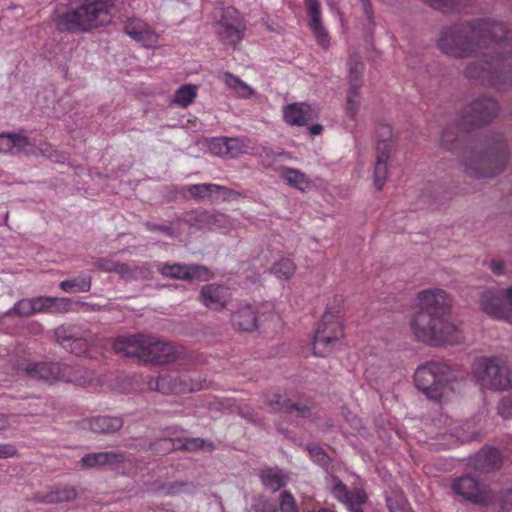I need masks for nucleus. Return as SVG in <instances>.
Masks as SVG:
<instances>
[{
    "label": "nucleus",
    "mask_w": 512,
    "mask_h": 512,
    "mask_svg": "<svg viewBox=\"0 0 512 512\" xmlns=\"http://www.w3.org/2000/svg\"><path fill=\"white\" fill-rule=\"evenodd\" d=\"M198 94V86L194 84H185L180 86L174 95L173 103L186 108L192 104Z\"/></svg>",
    "instance_id": "35"
},
{
    "label": "nucleus",
    "mask_w": 512,
    "mask_h": 512,
    "mask_svg": "<svg viewBox=\"0 0 512 512\" xmlns=\"http://www.w3.org/2000/svg\"><path fill=\"white\" fill-rule=\"evenodd\" d=\"M305 6L308 15L311 18L310 29L312 30L317 43L323 48H328L330 44L329 35L322 25L321 8L318 0H305Z\"/></svg>",
    "instance_id": "19"
},
{
    "label": "nucleus",
    "mask_w": 512,
    "mask_h": 512,
    "mask_svg": "<svg viewBox=\"0 0 512 512\" xmlns=\"http://www.w3.org/2000/svg\"><path fill=\"white\" fill-rule=\"evenodd\" d=\"M490 268L495 274H500L503 271V264L500 261H492L490 263Z\"/></svg>",
    "instance_id": "56"
},
{
    "label": "nucleus",
    "mask_w": 512,
    "mask_h": 512,
    "mask_svg": "<svg viewBox=\"0 0 512 512\" xmlns=\"http://www.w3.org/2000/svg\"><path fill=\"white\" fill-rule=\"evenodd\" d=\"M51 312H67L71 308V301L68 298L52 297Z\"/></svg>",
    "instance_id": "51"
},
{
    "label": "nucleus",
    "mask_w": 512,
    "mask_h": 512,
    "mask_svg": "<svg viewBox=\"0 0 512 512\" xmlns=\"http://www.w3.org/2000/svg\"><path fill=\"white\" fill-rule=\"evenodd\" d=\"M33 305V314L51 312L52 297L40 296L31 298Z\"/></svg>",
    "instance_id": "46"
},
{
    "label": "nucleus",
    "mask_w": 512,
    "mask_h": 512,
    "mask_svg": "<svg viewBox=\"0 0 512 512\" xmlns=\"http://www.w3.org/2000/svg\"><path fill=\"white\" fill-rule=\"evenodd\" d=\"M382 130H384V134L390 135V128L389 127H382Z\"/></svg>",
    "instance_id": "62"
},
{
    "label": "nucleus",
    "mask_w": 512,
    "mask_h": 512,
    "mask_svg": "<svg viewBox=\"0 0 512 512\" xmlns=\"http://www.w3.org/2000/svg\"><path fill=\"white\" fill-rule=\"evenodd\" d=\"M466 171L469 175L474 177H487L489 176L487 173L478 171L477 169H474L471 165H467Z\"/></svg>",
    "instance_id": "55"
},
{
    "label": "nucleus",
    "mask_w": 512,
    "mask_h": 512,
    "mask_svg": "<svg viewBox=\"0 0 512 512\" xmlns=\"http://www.w3.org/2000/svg\"><path fill=\"white\" fill-rule=\"evenodd\" d=\"M60 288L67 293L88 292L91 289V278L80 276L64 280L60 283Z\"/></svg>",
    "instance_id": "37"
},
{
    "label": "nucleus",
    "mask_w": 512,
    "mask_h": 512,
    "mask_svg": "<svg viewBox=\"0 0 512 512\" xmlns=\"http://www.w3.org/2000/svg\"><path fill=\"white\" fill-rule=\"evenodd\" d=\"M472 120L475 125L488 122L498 111L497 103L490 98L477 100L472 104Z\"/></svg>",
    "instance_id": "27"
},
{
    "label": "nucleus",
    "mask_w": 512,
    "mask_h": 512,
    "mask_svg": "<svg viewBox=\"0 0 512 512\" xmlns=\"http://www.w3.org/2000/svg\"><path fill=\"white\" fill-rule=\"evenodd\" d=\"M260 478L263 485L274 492L281 489L287 481L285 473L277 468H266L262 470Z\"/></svg>",
    "instance_id": "31"
},
{
    "label": "nucleus",
    "mask_w": 512,
    "mask_h": 512,
    "mask_svg": "<svg viewBox=\"0 0 512 512\" xmlns=\"http://www.w3.org/2000/svg\"><path fill=\"white\" fill-rule=\"evenodd\" d=\"M17 449L11 444H0V459L16 456Z\"/></svg>",
    "instance_id": "52"
},
{
    "label": "nucleus",
    "mask_w": 512,
    "mask_h": 512,
    "mask_svg": "<svg viewBox=\"0 0 512 512\" xmlns=\"http://www.w3.org/2000/svg\"><path fill=\"white\" fill-rule=\"evenodd\" d=\"M280 509L282 512H298L294 497L286 491L281 494Z\"/></svg>",
    "instance_id": "49"
},
{
    "label": "nucleus",
    "mask_w": 512,
    "mask_h": 512,
    "mask_svg": "<svg viewBox=\"0 0 512 512\" xmlns=\"http://www.w3.org/2000/svg\"><path fill=\"white\" fill-rule=\"evenodd\" d=\"M150 390L163 394L187 393L202 389L203 384L196 372L182 373L180 375H164L148 382Z\"/></svg>",
    "instance_id": "6"
},
{
    "label": "nucleus",
    "mask_w": 512,
    "mask_h": 512,
    "mask_svg": "<svg viewBox=\"0 0 512 512\" xmlns=\"http://www.w3.org/2000/svg\"><path fill=\"white\" fill-rule=\"evenodd\" d=\"M492 30L504 31L501 25L493 26L485 20L475 24L456 25L442 31L438 46L446 55L457 58L470 57L480 51V38Z\"/></svg>",
    "instance_id": "3"
},
{
    "label": "nucleus",
    "mask_w": 512,
    "mask_h": 512,
    "mask_svg": "<svg viewBox=\"0 0 512 512\" xmlns=\"http://www.w3.org/2000/svg\"><path fill=\"white\" fill-rule=\"evenodd\" d=\"M125 32L135 41L141 43L144 47H153L156 45L158 36L150 27L141 20H130L125 25Z\"/></svg>",
    "instance_id": "20"
},
{
    "label": "nucleus",
    "mask_w": 512,
    "mask_h": 512,
    "mask_svg": "<svg viewBox=\"0 0 512 512\" xmlns=\"http://www.w3.org/2000/svg\"><path fill=\"white\" fill-rule=\"evenodd\" d=\"M93 265L97 270L106 273L114 272L123 278H128L131 275V270L126 264L114 261L109 257H99L94 261Z\"/></svg>",
    "instance_id": "33"
},
{
    "label": "nucleus",
    "mask_w": 512,
    "mask_h": 512,
    "mask_svg": "<svg viewBox=\"0 0 512 512\" xmlns=\"http://www.w3.org/2000/svg\"><path fill=\"white\" fill-rule=\"evenodd\" d=\"M308 452L310 454L311 459L319 464L320 466H326L329 462V457L325 453V451L319 446H309Z\"/></svg>",
    "instance_id": "47"
},
{
    "label": "nucleus",
    "mask_w": 512,
    "mask_h": 512,
    "mask_svg": "<svg viewBox=\"0 0 512 512\" xmlns=\"http://www.w3.org/2000/svg\"><path fill=\"white\" fill-rule=\"evenodd\" d=\"M480 461L486 463L488 468H495L500 464V453L497 449H488L482 451L479 455Z\"/></svg>",
    "instance_id": "45"
},
{
    "label": "nucleus",
    "mask_w": 512,
    "mask_h": 512,
    "mask_svg": "<svg viewBox=\"0 0 512 512\" xmlns=\"http://www.w3.org/2000/svg\"><path fill=\"white\" fill-rule=\"evenodd\" d=\"M498 413L503 418H512V395L504 397L498 404Z\"/></svg>",
    "instance_id": "50"
},
{
    "label": "nucleus",
    "mask_w": 512,
    "mask_h": 512,
    "mask_svg": "<svg viewBox=\"0 0 512 512\" xmlns=\"http://www.w3.org/2000/svg\"><path fill=\"white\" fill-rule=\"evenodd\" d=\"M114 0H71L67 7H58L53 22L61 32L88 33L111 20Z\"/></svg>",
    "instance_id": "2"
},
{
    "label": "nucleus",
    "mask_w": 512,
    "mask_h": 512,
    "mask_svg": "<svg viewBox=\"0 0 512 512\" xmlns=\"http://www.w3.org/2000/svg\"><path fill=\"white\" fill-rule=\"evenodd\" d=\"M364 70V64L358 55H353L348 61V71L350 76V85L354 84L361 87L360 76Z\"/></svg>",
    "instance_id": "39"
},
{
    "label": "nucleus",
    "mask_w": 512,
    "mask_h": 512,
    "mask_svg": "<svg viewBox=\"0 0 512 512\" xmlns=\"http://www.w3.org/2000/svg\"><path fill=\"white\" fill-rule=\"evenodd\" d=\"M360 87L355 86L354 84L350 85V89L347 95V103H346V113L351 118L354 119L359 111L360 105V97L359 90Z\"/></svg>",
    "instance_id": "40"
},
{
    "label": "nucleus",
    "mask_w": 512,
    "mask_h": 512,
    "mask_svg": "<svg viewBox=\"0 0 512 512\" xmlns=\"http://www.w3.org/2000/svg\"><path fill=\"white\" fill-rule=\"evenodd\" d=\"M427 4H429L434 9L443 10L446 8H457L462 7L463 0H424Z\"/></svg>",
    "instance_id": "48"
},
{
    "label": "nucleus",
    "mask_w": 512,
    "mask_h": 512,
    "mask_svg": "<svg viewBox=\"0 0 512 512\" xmlns=\"http://www.w3.org/2000/svg\"><path fill=\"white\" fill-rule=\"evenodd\" d=\"M32 151V145L26 137L9 133L0 134V154H28Z\"/></svg>",
    "instance_id": "22"
},
{
    "label": "nucleus",
    "mask_w": 512,
    "mask_h": 512,
    "mask_svg": "<svg viewBox=\"0 0 512 512\" xmlns=\"http://www.w3.org/2000/svg\"><path fill=\"white\" fill-rule=\"evenodd\" d=\"M326 487L333 497L351 512H363L361 505L367 501V494L363 489L349 491L341 480L332 475L326 477Z\"/></svg>",
    "instance_id": "11"
},
{
    "label": "nucleus",
    "mask_w": 512,
    "mask_h": 512,
    "mask_svg": "<svg viewBox=\"0 0 512 512\" xmlns=\"http://www.w3.org/2000/svg\"><path fill=\"white\" fill-rule=\"evenodd\" d=\"M208 148L213 155L228 158L226 137L212 139L208 145Z\"/></svg>",
    "instance_id": "44"
},
{
    "label": "nucleus",
    "mask_w": 512,
    "mask_h": 512,
    "mask_svg": "<svg viewBox=\"0 0 512 512\" xmlns=\"http://www.w3.org/2000/svg\"><path fill=\"white\" fill-rule=\"evenodd\" d=\"M200 302L208 309L220 311L224 309L231 298L230 291L222 285H204L200 291Z\"/></svg>",
    "instance_id": "18"
},
{
    "label": "nucleus",
    "mask_w": 512,
    "mask_h": 512,
    "mask_svg": "<svg viewBox=\"0 0 512 512\" xmlns=\"http://www.w3.org/2000/svg\"><path fill=\"white\" fill-rule=\"evenodd\" d=\"M318 117V110L304 102H296L283 107V120L290 126H304Z\"/></svg>",
    "instance_id": "17"
},
{
    "label": "nucleus",
    "mask_w": 512,
    "mask_h": 512,
    "mask_svg": "<svg viewBox=\"0 0 512 512\" xmlns=\"http://www.w3.org/2000/svg\"><path fill=\"white\" fill-rule=\"evenodd\" d=\"M479 305L491 317L507 319L512 315V286L508 289L490 288L482 292Z\"/></svg>",
    "instance_id": "7"
},
{
    "label": "nucleus",
    "mask_w": 512,
    "mask_h": 512,
    "mask_svg": "<svg viewBox=\"0 0 512 512\" xmlns=\"http://www.w3.org/2000/svg\"><path fill=\"white\" fill-rule=\"evenodd\" d=\"M281 176L289 186L300 191H306L311 185L309 177L297 169L285 167L281 170Z\"/></svg>",
    "instance_id": "32"
},
{
    "label": "nucleus",
    "mask_w": 512,
    "mask_h": 512,
    "mask_svg": "<svg viewBox=\"0 0 512 512\" xmlns=\"http://www.w3.org/2000/svg\"><path fill=\"white\" fill-rule=\"evenodd\" d=\"M322 131H323V126L321 124H315L309 128L310 134L314 135V136L320 135L322 133Z\"/></svg>",
    "instance_id": "58"
},
{
    "label": "nucleus",
    "mask_w": 512,
    "mask_h": 512,
    "mask_svg": "<svg viewBox=\"0 0 512 512\" xmlns=\"http://www.w3.org/2000/svg\"><path fill=\"white\" fill-rule=\"evenodd\" d=\"M17 315L21 317H29L33 314L32 299H22L14 304V306L4 313V316Z\"/></svg>",
    "instance_id": "41"
},
{
    "label": "nucleus",
    "mask_w": 512,
    "mask_h": 512,
    "mask_svg": "<svg viewBox=\"0 0 512 512\" xmlns=\"http://www.w3.org/2000/svg\"><path fill=\"white\" fill-rule=\"evenodd\" d=\"M228 158H236L245 153V145L238 138H226Z\"/></svg>",
    "instance_id": "43"
},
{
    "label": "nucleus",
    "mask_w": 512,
    "mask_h": 512,
    "mask_svg": "<svg viewBox=\"0 0 512 512\" xmlns=\"http://www.w3.org/2000/svg\"><path fill=\"white\" fill-rule=\"evenodd\" d=\"M26 372L31 378L43 380L48 383L55 381L80 382L78 371L66 364L45 362L30 364L27 366Z\"/></svg>",
    "instance_id": "8"
},
{
    "label": "nucleus",
    "mask_w": 512,
    "mask_h": 512,
    "mask_svg": "<svg viewBox=\"0 0 512 512\" xmlns=\"http://www.w3.org/2000/svg\"><path fill=\"white\" fill-rule=\"evenodd\" d=\"M510 500H512V491H509L506 495H505V499L503 500V508L504 509H511L512 508V503H510Z\"/></svg>",
    "instance_id": "59"
},
{
    "label": "nucleus",
    "mask_w": 512,
    "mask_h": 512,
    "mask_svg": "<svg viewBox=\"0 0 512 512\" xmlns=\"http://www.w3.org/2000/svg\"><path fill=\"white\" fill-rule=\"evenodd\" d=\"M214 190L215 193L221 192L223 199L236 198L240 196L238 192L221 185H219V188H214Z\"/></svg>",
    "instance_id": "54"
},
{
    "label": "nucleus",
    "mask_w": 512,
    "mask_h": 512,
    "mask_svg": "<svg viewBox=\"0 0 512 512\" xmlns=\"http://www.w3.org/2000/svg\"><path fill=\"white\" fill-rule=\"evenodd\" d=\"M473 376L479 384L493 391L512 389V370L501 357H481L472 365Z\"/></svg>",
    "instance_id": "4"
},
{
    "label": "nucleus",
    "mask_w": 512,
    "mask_h": 512,
    "mask_svg": "<svg viewBox=\"0 0 512 512\" xmlns=\"http://www.w3.org/2000/svg\"><path fill=\"white\" fill-rule=\"evenodd\" d=\"M9 419H10L9 416H7L5 414H0V431L6 429L9 426V424H10Z\"/></svg>",
    "instance_id": "57"
},
{
    "label": "nucleus",
    "mask_w": 512,
    "mask_h": 512,
    "mask_svg": "<svg viewBox=\"0 0 512 512\" xmlns=\"http://www.w3.org/2000/svg\"><path fill=\"white\" fill-rule=\"evenodd\" d=\"M159 271L166 277L176 279L207 281L212 278L211 271L201 265L161 264Z\"/></svg>",
    "instance_id": "15"
},
{
    "label": "nucleus",
    "mask_w": 512,
    "mask_h": 512,
    "mask_svg": "<svg viewBox=\"0 0 512 512\" xmlns=\"http://www.w3.org/2000/svg\"><path fill=\"white\" fill-rule=\"evenodd\" d=\"M214 188H219L218 184L203 183L189 186L188 192L195 198H210L215 193Z\"/></svg>",
    "instance_id": "42"
},
{
    "label": "nucleus",
    "mask_w": 512,
    "mask_h": 512,
    "mask_svg": "<svg viewBox=\"0 0 512 512\" xmlns=\"http://www.w3.org/2000/svg\"><path fill=\"white\" fill-rule=\"evenodd\" d=\"M218 78L238 98L248 99L255 95V91L247 83L230 72L219 73Z\"/></svg>",
    "instance_id": "28"
},
{
    "label": "nucleus",
    "mask_w": 512,
    "mask_h": 512,
    "mask_svg": "<svg viewBox=\"0 0 512 512\" xmlns=\"http://www.w3.org/2000/svg\"><path fill=\"white\" fill-rule=\"evenodd\" d=\"M232 323L239 331L252 332L257 330V316L254 308L250 305L239 307L232 314Z\"/></svg>",
    "instance_id": "24"
},
{
    "label": "nucleus",
    "mask_w": 512,
    "mask_h": 512,
    "mask_svg": "<svg viewBox=\"0 0 512 512\" xmlns=\"http://www.w3.org/2000/svg\"><path fill=\"white\" fill-rule=\"evenodd\" d=\"M466 75L470 78H477L479 77L480 75L474 73L473 69L471 67L467 68L466 70Z\"/></svg>",
    "instance_id": "61"
},
{
    "label": "nucleus",
    "mask_w": 512,
    "mask_h": 512,
    "mask_svg": "<svg viewBox=\"0 0 512 512\" xmlns=\"http://www.w3.org/2000/svg\"><path fill=\"white\" fill-rule=\"evenodd\" d=\"M453 300L441 288H428L416 295L419 309L410 321V329L416 340L431 346L455 345L464 340L458 323L450 317Z\"/></svg>",
    "instance_id": "1"
},
{
    "label": "nucleus",
    "mask_w": 512,
    "mask_h": 512,
    "mask_svg": "<svg viewBox=\"0 0 512 512\" xmlns=\"http://www.w3.org/2000/svg\"><path fill=\"white\" fill-rule=\"evenodd\" d=\"M76 496L77 493L74 488L57 487L39 497L38 501L47 504H55L72 501L76 498Z\"/></svg>",
    "instance_id": "34"
},
{
    "label": "nucleus",
    "mask_w": 512,
    "mask_h": 512,
    "mask_svg": "<svg viewBox=\"0 0 512 512\" xmlns=\"http://www.w3.org/2000/svg\"><path fill=\"white\" fill-rule=\"evenodd\" d=\"M342 339L338 337H327L314 335L312 340L313 354L319 357H326L335 352L341 345Z\"/></svg>",
    "instance_id": "30"
},
{
    "label": "nucleus",
    "mask_w": 512,
    "mask_h": 512,
    "mask_svg": "<svg viewBox=\"0 0 512 512\" xmlns=\"http://www.w3.org/2000/svg\"><path fill=\"white\" fill-rule=\"evenodd\" d=\"M363 9L368 18L372 16V10L370 5V0H362Z\"/></svg>",
    "instance_id": "60"
},
{
    "label": "nucleus",
    "mask_w": 512,
    "mask_h": 512,
    "mask_svg": "<svg viewBox=\"0 0 512 512\" xmlns=\"http://www.w3.org/2000/svg\"><path fill=\"white\" fill-rule=\"evenodd\" d=\"M185 448L190 451L204 448L205 441L200 438H192L186 441L184 444Z\"/></svg>",
    "instance_id": "53"
},
{
    "label": "nucleus",
    "mask_w": 512,
    "mask_h": 512,
    "mask_svg": "<svg viewBox=\"0 0 512 512\" xmlns=\"http://www.w3.org/2000/svg\"><path fill=\"white\" fill-rule=\"evenodd\" d=\"M178 354L172 344L143 335L140 350L141 360L154 364H168L174 362L178 358Z\"/></svg>",
    "instance_id": "10"
},
{
    "label": "nucleus",
    "mask_w": 512,
    "mask_h": 512,
    "mask_svg": "<svg viewBox=\"0 0 512 512\" xmlns=\"http://www.w3.org/2000/svg\"><path fill=\"white\" fill-rule=\"evenodd\" d=\"M56 341L68 352L76 356L85 355L94 344V335L89 331H78L71 327L60 326L55 329Z\"/></svg>",
    "instance_id": "9"
},
{
    "label": "nucleus",
    "mask_w": 512,
    "mask_h": 512,
    "mask_svg": "<svg viewBox=\"0 0 512 512\" xmlns=\"http://www.w3.org/2000/svg\"><path fill=\"white\" fill-rule=\"evenodd\" d=\"M245 24L240 13L233 7L223 9L218 21V35L221 41L236 44L243 38Z\"/></svg>",
    "instance_id": "12"
},
{
    "label": "nucleus",
    "mask_w": 512,
    "mask_h": 512,
    "mask_svg": "<svg viewBox=\"0 0 512 512\" xmlns=\"http://www.w3.org/2000/svg\"><path fill=\"white\" fill-rule=\"evenodd\" d=\"M416 387L430 400L441 402L449 394L447 366L431 362L417 368L414 373Z\"/></svg>",
    "instance_id": "5"
},
{
    "label": "nucleus",
    "mask_w": 512,
    "mask_h": 512,
    "mask_svg": "<svg viewBox=\"0 0 512 512\" xmlns=\"http://www.w3.org/2000/svg\"><path fill=\"white\" fill-rule=\"evenodd\" d=\"M490 25H501L504 29L503 32L499 30H492L487 32L486 35L480 38V51L483 56H489L491 53L498 52L499 50L506 51V45L502 44L500 40L506 37V29L502 23H494L487 21ZM506 52H511V49H508Z\"/></svg>",
    "instance_id": "23"
},
{
    "label": "nucleus",
    "mask_w": 512,
    "mask_h": 512,
    "mask_svg": "<svg viewBox=\"0 0 512 512\" xmlns=\"http://www.w3.org/2000/svg\"><path fill=\"white\" fill-rule=\"evenodd\" d=\"M453 491L462 498L477 504H488L493 494L486 487L480 486L475 478L464 476L452 483Z\"/></svg>",
    "instance_id": "13"
},
{
    "label": "nucleus",
    "mask_w": 512,
    "mask_h": 512,
    "mask_svg": "<svg viewBox=\"0 0 512 512\" xmlns=\"http://www.w3.org/2000/svg\"><path fill=\"white\" fill-rule=\"evenodd\" d=\"M89 429L95 433H113L123 426L119 417L99 416L85 421Z\"/></svg>",
    "instance_id": "29"
},
{
    "label": "nucleus",
    "mask_w": 512,
    "mask_h": 512,
    "mask_svg": "<svg viewBox=\"0 0 512 512\" xmlns=\"http://www.w3.org/2000/svg\"><path fill=\"white\" fill-rule=\"evenodd\" d=\"M201 219L203 221H206L211 229L226 230L232 224L231 219L222 213H215V214L203 213L201 215Z\"/></svg>",
    "instance_id": "38"
},
{
    "label": "nucleus",
    "mask_w": 512,
    "mask_h": 512,
    "mask_svg": "<svg viewBox=\"0 0 512 512\" xmlns=\"http://www.w3.org/2000/svg\"><path fill=\"white\" fill-rule=\"evenodd\" d=\"M296 265L290 258H281L271 267V273L280 280H288L294 274Z\"/></svg>",
    "instance_id": "36"
},
{
    "label": "nucleus",
    "mask_w": 512,
    "mask_h": 512,
    "mask_svg": "<svg viewBox=\"0 0 512 512\" xmlns=\"http://www.w3.org/2000/svg\"><path fill=\"white\" fill-rule=\"evenodd\" d=\"M267 403L274 411H283L287 413H295L300 417H308L311 410L306 405L294 404L290 400L279 394H273L267 398Z\"/></svg>",
    "instance_id": "26"
},
{
    "label": "nucleus",
    "mask_w": 512,
    "mask_h": 512,
    "mask_svg": "<svg viewBox=\"0 0 512 512\" xmlns=\"http://www.w3.org/2000/svg\"><path fill=\"white\" fill-rule=\"evenodd\" d=\"M314 335L338 337L343 339L344 326L342 322V308L340 304L327 305L321 319L319 320Z\"/></svg>",
    "instance_id": "14"
},
{
    "label": "nucleus",
    "mask_w": 512,
    "mask_h": 512,
    "mask_svg": "<svg viewBox=\"0 0 512 512\" xmlns=\"http://www.w3.org/2000/svg\"><path fill=\"white\" fill-rule=\"evenodd\" d=\"M143 335L122 336L113 342V350L124 357H137L140 359V350Z\"/></svg>",
    "instance_id": "25"
},
{
    "label": "nucleus",
    "mask_w": 512,
    "mask_h": 512,
    "mask_svg": "<svg viewBox=\"0 0 512 512\" xmlns=\"http://www.w3.org/2000/svg\"><path fill=\"white\" fill-rule=\"evenodd\" d=\"M393 151L390 139L379 141L376 146V162L373 172V185L380 191L383 189L388 177V163Z\"/></svg>",
    "instance_id": "16"
},
{
    "label": "nucleus",
    "mask_w": 512,
    "mask_h": 512,
    "mask_svg": "<svg viewBox=\"0 0 512 512\" xmlns=\"http://www.w3.org/2000/svg\"><path fill=\"white\" fill-rule=\"evenodd\" d=\"M125 461V455L119 452L89 453L81 458L80 465L85 468L114 467Z\"/></svg>",
    "instance_id": "21"
}]
</instances>
